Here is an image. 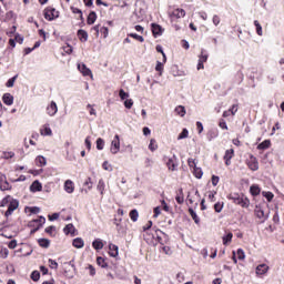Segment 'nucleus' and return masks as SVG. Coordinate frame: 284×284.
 <instances>
[{
  "label": "nucleus",
  "instance_id": "5",
  "mask_svg": "<svg viewBox=\"0 0 284 284\" xmlns=\"http://www.w3.org/2000/svg\"><path fill=\"white\" fill-rule=\"evenodd\" d=\"M122 221L123 219L121 217H114L113 224L115 225L118 233L125 234V232H128V229L123 225Z\"/></svg>",
  "mask_w": 284,
  "mask_h": 284
},
{
  "label": "nucleus",
  "instance_id": "2",
  "mask_svg": "<svg viewBox=\"0 0 284 284\" xmlns=\"http://www.w3.org/2000/svg\"><path fill=\"white\" fill-rule=\"evenodd\" d=\"M164 161L166 163V168L171 171V172H175V170L179 168V161L176 155H173L171 158L165 156Z\"/></svg>",
  "mask_w": 284,
  "mask_h": 284
},
{
  "label": "nucleus",
  "instance_id": "25",
  "mask_svg": "<svg viewBox=\"0 0 284 284\" xmlns=\"http://www.w3.org/2000/svg\"><path fill=\"white\" fill-rule=\"evenodd\" d=\"M78 37L82 43H85V41H88V33L83 29L78 30Z\"/></svg>",
  "mask_w": 284,
  "mask_h": 284
},
{
  "label": "nucleus",
  "instance_id": "16",
  "mask_svg": "<svg viewBox=\"0 0 284 284\" xmlns=\"http://www.w3.org/2000/svg\"><path fill=\"white\" fill-rule=\"evenodd\" d=\"M64 192H67V194H72L74 192V182H72V180H67L64 182Z\"/></svg>",
  "mask_w": 284,
  "mask_h": 284
},
{
  "label": "nucleus",
  "instance_id": "28",
  "mask_svg": "<svg viewBox=\"0 0 284 284\" xmlns=\"http://www.w3.org/2000/svg\"><path fill=\"white\" fill-rule=\"evenodd\" d=\"M270 145H272V142L270 140H264L257 145V150H267Z\"/></svg>",
  "mask_w": 284,
  "mask_h": 284
},
{
  "label": "nucleus",
  "instance_id": "29",
  "mask_svg": "<svg viewBox=\"0 0 284 284\" xmlns=\"http://www.w3.org/2000/svg\"><path fill=\"white\" fill-rule=\"evenodd\" d=\"M189 213L191 214V217L193 219L194 223L196 225H199V223H201V219H199V215L196 214L195 211H193V209H189Z\"/></svg>",
  "mask_w": 284,
  "mask_h": 284
},
{
  "label": "nucleus",
  "instance_id": "23",
  "mask_svg": "<svg viewBox=\"0 0 284 284\" xmlns=\"http://www.w3.org/2000/svg\"><path fill=\"white\" fill-rule=\"evenodd\" d=\"M64 234H71V236H74V232H77V229L74 227V224H67L63 229Z\"/></svg>",
  "mask_w": 284,
  "mask_h": 284
},
{
  "label": "nucleus",
  "instance_id": "18",
  "mask_svg": "<svg viewBox=\"0 0 284 284\" xmlns=\"http://www.w3.org/2000/svg\"><path fill=\"white\" fill-rule=\"evenodd\" d=\"M41 136H52V129L50 128V124H44L40 129Z\"/></svg>",
  "mask_w": 284,
  "mask_h": 284
},
{
  "label": "nucleus",
  "instance_id": "44",
  "mask_svg": "<svg viewBox=\"0 0 284 284\" xmlns=\"http://www.w3.org/2000/svg\"><path fill=\"white\" fill-rule=\"evenodd\" d=\"M128 37H131V39H135L136 41H140V43H143L145 39L142 36H139L136 33H129Z\"/></svg>",
  "mask_w": 284,
  "mask_h": 284
},
{
  "label": "nucleus",
  "instance_id": "27",
  "mask_svg": "<svg viewBox=\"0 0 284 284\" xmlns=\"http://www.w3.org/2000/svg\"><path fill=\"white\" fill-rule=\"evenodd\" d=\"M94 21H97V12L91 11L88 16L87 22L89 26L94 24Z\"/></svg>",
  "mask_w": 284,
  "mask_h": 284
},
{
  "label": "nucleus",
  "instance_id": "11",
  "mask_svg": "<svg viewBox=\"0 0 284 284\" xmlns=\"http://www.w3.org/2000/svg\"><path fill=\"white\" fill-rule=\"evenodd\" d=\"M247 165L250 170H252L253 172H256V170H258V160H256L254 155H251L247 161Z\"/></svg>",
  "mask_w": 284,
  "mask_h": 284
},
{
  "label": "nucleus",
  "instance_id": "31",
  "mask_svg": "<svg viewBox=\"0 0 284 284\" xmlns=\"http://www.w3.org/2000/svg\"><path fill=\"white\" fill-rule=\"evenodd\" d=\"M250 192L252 196H258V194H261V187H258V185H252Z\"/></svg>",
  "mask_w": 284,
  "mask_h": 284
},
{
  "label": "nucleus",
  "instance_id": "46",
  "mask_svg": "<svg viewBox=\"0 0 284 284\" xmlns=\"http://www.w3.org/2000/svg\"><path fill=\"white\" fill-rule=\"evenodd\" d=\"M19 75H14L13 78H10L6 83L7 88H14V81H17Z\"/></svg>",
  "mask_w": 284,
  "mask_h": 284
},
{
  "label": "nucleus",
  "instance_id": "48",
  "mask_svg": "<svg viewBox=\"0 0 284 284\" xmlns=\"http://www.w3.org/2000/svg\"><path fill=\"white\" fill-rule=\"evenodd\" d=\"M105 148V141L101 138L97 140V150H103Z\"/></svg>",
  "mask_w": 284,
  "mask_h": 284
},
{
  "label": "nucleus",
  "instance_id": "41",
  "mask_svg": "<svg viewBox=\"0 0 284 284\" xmlns=\"http://www.w3.org/2000/svg\"><path fill=\"white\" fill-rule=\"evenodd\" d=\"M233 234L232 233H227L226 235L223 236V245H227V243H232V239H233Z\"/></svg>",
  "mask_w": 284,
  "mask_h": 284
},
{
  "label": "nucleus",
  "instance_id": "15",
  "mask_svg": "<svg viewBox=\"0 0 284 284\" xmlns=\"http://www.w3.org/2000/svg\"><path fill=\"white\" fill-rule=\"evenodd\" d=\"M270 271V266H267V264H260L256 266V274L257 276H263L265 274H267V272Z\"/></svg>",
  "mask_w": 284,
  "mask_h": 284
},
{
  "label": "nucleus",
  "instance_id": "7",
  "mask_svg": "<svg viewBox=\"0 0 284 284\" xmlns=\"http://www.w3.org/2000/svg\"><path fill=\"white\" fill-rule=\"evenodd\" d=\"M0 190L2 192H6V190H12V185L8 182V178H6V174L0 173Z\"/></svg>",
  "mask_w": 284,
  "mask_h": 284
},
{
  "label": "nucleus",
  "instance_id": "58",
  "mask_svg": "<svg viewBox=\"0 0 284 284\" xmlns=\"http://www.w3.org/2000/svg\"><path fill=\"white\" fill-rule=\"evenodd\" d=\"M263 196H265L266 200H267L268 202H271L272 199H274V193H272V192H263Z\"/></svg>",
  "mask_w": 284,
  "mask_h": 284
},
{
  "label": "nucleus",
  "instance_id": "19",
  "mask_svg": "<svg viewBox=\"0 0 284 284\" xmlns=\"http://www.w3.org/2000/svg\"><path fill=\"white\" fill-rule=\"evenodd\" d=\"M41 190H43V185L39 180L33 181L30 185V192H41Z\"/></svg>",
  "mask_w": 284,
  "mask_h": 284
},
{
  "label": "nucleus",
  "instance_id": "52",
  "mask_svg": "<svg viewBox=\"0 0 284 284\" xmlns=\"http://www.w3.org/2000/svg\"><path fill=\"white\" fill-rule=\"evenodd\" d=\"M87 109L89 110V114L91 116H97V110L94 109V106L92 104H88Z\"/></svg>",
  "mask_w": 284,
  "mask_h": 284
},
{
  "label": "nucleus",
  "instance_id": "38",
  "mask_svg": "<svg viewBox=\"0 0 284 284\" xmlns=\"http://www.w3.org/2000/svg\"><path fill=\"white\" fill-rule=\"evenodd\" d=\"M84 185L87 186V189H84V192L85 194H88V192L92 190V178H88L84 182Z\"/></svg>",
  "mask_w": 284,
  "mask_h": 284
},
{
  "label": "nucleus",
  "instance_id": "22",
  "mask_svg": "<svg viewBox=\"0 0 284 284\" xmlns=\"http://www.w3.org/2000/svg\"><path fill=\"white\" fill-rule=\"evenodd\" d=\"M36 164L38 168H45V165H48V161L43 155H39L36 158Z\"/></svg>",
  "mask_w": 284,
  "mask_h": 284
},
{
  "label": "nucleus",
  "instance_id": "32",
  "mask_svg": "<svg viewBox=\"0 0 284 284\" xmlns=\"http://www.w3.org/2000/svg\"><path fill=\"white\" fill-rule=\"evenodd\" d=\"M38 243H39L40 247H44V248L50 247V240H48V239H39Z\"/></svg>",
  "mask_w": 284,
  "mask_h": 284
},
{
  "label": "nucleus",
  "instance_id": "20",
  "mask_svg": "<svg viewBox=\"0 0 284 284\" xmlns=\"http://www.w3.org/2000/svg\"><path fill=\"white\" fill-rule=\"evenodd\" d=\"M109 254L113 258H116V256H119V246H116L115 244H110L109 245Z\"/></svg>",
  "mask_w": 284,
  "mask_h": 284
},
{
  "label": "nucleus",
  "instance_id": "40",
  "mask_svg": "<svg viewBox=\"0 0 284 284\" xmlns=\"http://www.w3.org/2000/svg\"><path fill=\"white\" fill-rule=\"evenodd\" d=\"M119 97L121 101H125L126 99H130V93L125 92V90L121 89L119 91Z\"/></svg>",
  "mask_w": 284,
  "mask_h": 284
},
{
  "label": "nucleus",
  "instance_id": "37",
  "mask_svg": "<svg viewBox=\"0 0 284 284\" xmlns=\"http://www.w3.org/2000/svg\"><path fill=\"white\" fill-rule=\"evenodd\" d=\"M254 26L256 28V34H258V37H263V27L261 26V23L255 20Z\"/></svg>",
  "mask_w": 284,
  "mask_h": 284
},
{
  "label": "nucleus",
  "instance_id": "30",
  "mask_svg": "<svg viewBox=\"0 0 284 284\" xmlns=\"http://www.w3.org/2000/svg\"><path fill=\"white\" fill-rule=\"evenodd\" d=\"M174 112L179 115V116H185L186 111H185V106L183 105H178L174 110Z\"/></svg>",
  "mask_w": 284,
  "mask_h": 284
},
{
  "label": "nucleus",
  "instance_id": "47",
  "mask_svg": "<svg viewBox=\"0 0 284 284\" xmlns=\"http://www.w3.org/2000/svg\"><path fill=\"white\" fill-rule=\"evenodd\" d=\"M235 256H237L239 261L245 260V252L242 248H239L235 253Z\"/></svg>",
  "mask_w": 284,
  "mask_h": 284
},
{
  "label": "nucleus",
  "instance_id": "42",
  "mask_svg": "<svg viewBox=\"0 0 284 284\" xmlns=\"http://www.w3.org/2000/svg\"><path fill=\"white\" fill-rule=\"evenodd\" d=\"M12 201V196L8 195L0 202V207H6V205H9Z\"/></svg>",
  "mask_w": 284,
  "mask_h": 284
},
{
  "label": "nucleus",
  "instance_id": "14",
  "mask_svg": "<svg viewBox=\"0 0 284 284\" xmlns=\"http://www.w3.org/2000/svg\"><path fill=\"white\" fill-rule=\"evenodd\" d=\"M232 159H234V149H229L224 154L225 165H232Z\"/></svg>",
  "mask_w": 284,
  "mask_h": 284
},
{
  "label": "nucleus",
  "instance_id": "35",
  "mask_svg": "<svg viewBox=\"0 0 284 284\" xmlns=\"http://www.w3.org/2000/svg\"><path fill=\"white\" fill-rule=\"evenodd\" d=\"M130 219L133 221V223H136L139 221V211L135 209L130 212Z\"/></svg>",
  "mask_w": 284,
  "mask_h": 284
},
{
  "label": "nucleus",
  "instance_id": "43",
  "mask_svg": "<svg viewBox=\"0 0 284 284\" xmlns=\"http://www.w3.org/2000/svg\"><path fill=\"white\" fill-rule=\"evenodd\" d=\"M193 174H194L195 179H202L203 170H201V168H195V169H193Z\"/></svg>",
  "mask_w": 284,
  "mask_h": 284
},
{
  "label": "nucleus",
  "instance_id": "55",
  "mask_svg": "<svg viewBox=\"0 0 284 284\" xmlns=\"http://www.w3.org/2000/svg\"><path fill=\"white\" fill-rule=\"evenodd\" d=\"M214 210H215V212H217V213L223 212V203H221V202L215 203V204H214Z\"/></svg>",
  "mask_w": 284,
  "mask_h": 284
},
{
  "label": "nucleus",
  "instance_id": "24",
  "mask_svg": "<svg viewBox=\"0 0 284 284\" xmlns=\"http://www.w3.org/2000/svg\"><path fill=\"white\" fill-rule=\"evenodd\" d=\"M97 190H98V192H100L101 196H103V194L105 192V181H103V179L99 180Z\"/></svg>",
  "mask_w": 284,
  "mask_h": 284
},
{
  "label": "nucleus",
  "instance_id": "1",
  "mask_svg": "<svg viewBox=\"0 0 284 284\" xmlns=\"http://www.w3.org/2000/svg\"><path fill=\"white\" fill-rule=\"evenodd\" d=\"M227 199L235 205H240L241 207H250V199L245 197L244 195L239 193H230Z\"/></svg>",
  "mask_w": 284,
  "mask_h": 284
},
{
  "label": "nucleus",
  "instance_id": "39",
  "mask_svg": "<svg viewBox=\"0 0 284 284\" xmlns=\"http://www.w3.org/2000/svg\"><path fill=\"white\" fill-rule=\"evenodd\" d=\"M31 223H37L38 227H43L45 224V219L43 216H40L39 219L33 220Z\"/></svg>",
  "mask_w": 284,
  "mask_h": 284
},
{
  "label": "nucleus",
  "instance_id": "64",
  "mask_svg": "<svg viewBox=\"0 0 284 284\" xmlns=\"http://www.w3.org/2000/svg\"><path fill=\"white\" fill-rule=\"evenodd\" d=\"M63 50L65 54H72V45L67 44L65 47H63Z\"/></svg>",
  "mask_w": 284,
  "mask_h": 284
},
{
  "label": "nucleus",
  "instance_id": "12",
  "mask_svg": "<svg viewBox=\"0 0 284 284\" xmlns=\"http://www.w3.org/2000/svg\"><path fill=\"white\" fill-rule=\"evenodd\" d=\"M78 70L83 74V77H92V70H90L84 63H79Z\"/></svg>",
  "mask_w": 284,
  "mask_h": 284
},
{
  "label": "nucleus",
  "instance_id": "3",
  "mask_svg": "<svg viewBox=\"0 0 284 284\" xmlns=\"http://www.w3.org/2000/svg\"><path fill=\"white\" fill-rule=\"evenodd\" d=\"M120 151H121V139L119 138V134H115L113 140L111 141L110 152L111 154H119Z\"/></svg>",
  "mask_w": 284,
  "mask_h": 284
},
{
  "label": "nucleus",
  "instance_id": "45",
  "mask_svg": "<svg viewBox=\"0 0 284 284\" xmlns=\"http://www.w3.org/2000/svg\"><path fill=\"white\" fill-rule=\"evenodd\" d=\"M189 134H190V132L187 131V129H183L182 132L178 136V141H181L183 139H187Z\"/></svg>",
  "mask_w": 284,
  "mask_h": 284
},
{
  "label": "nucleus",
  "instance_id": "61",
  "mask_svg": "<svg viewBox=\"0 0 284 284\" xmlns=\"http://www.w3.org/2000/svg\"><path fill=\"white\" fill-rule=\"evenodd\" d=\"M153 164H154V161H152V159L146 158V159L144 160V165H145V168H152Z\"/></svg>",
  "mask_w": 284,
  "mask_h": 284
},
{
  "label": "nucleus",
  "instance_id": "51",
  "mask_svg": "<svg viewBox=\"0 0 284 284\" xmlns=\"http://www.w3.org/2000/svg\"><path fill=\"white\" fill-rule=\"evenodd\" d=\"M103 170H105L106 172H112V164H110L109 161H104L102 164Z\"/></svg>",
  "mask_w": 284,
  "mask_h": 284
},
{
  "label": "nucleus",
  "instance_id": "59",
  "mask_svg": "<svg viewBox=\"0 0 284 284\" xmlns=\"http://www.w3.org/2000/svg\"><path fill=\"white\" fill-rule=\"evenodd\" d=\"M155 70L156 72H160V74H163V63L158 61L155 65Z\"/></svg>",
  "mask_w": 284,
  "mask_h": 284
},
{
  "label": "nucleus",
  "instance_id": "60",
  "mask_svg": "<svg viewBox=\"0 0 284 284\" xmlns=\"http://www.w3.org/2000/svg\"><path fill=\"white\" fill-rule=\"evenodd\" d=\"M162 252L168 256L172 255V248L170 246H162Z\"/></svg>",
  "mask_w": 284,
  "mask_h": 284
},
{
  "label": "nucleus",
  "instance_id": "13",
  "mask_svg": "<svg viewBox=\"0 0 284 284\" xmlns=\"http://www.w3.org/2000/svg\"><path fill=\"white\" fill-rule=\"evenodd\" d=\"M255 216L262 221V223H265L266 219H268V215H265V211L261 206H255Z\"/></svg>",
  "mask_w": 284,
  "mask_h": 284
},
{
  "label": "nucleus",
  "instance_id": "6",
  "mask_svg": "<svg viewBox=\"0 0 284 284\" xmlns=\"http://www.w3.org/2000/svg\"><path fill=\"white\" fill-rule=\"evenodd\" d=\"M19 207V201L11 197V201H9L8 210L4 213V216H11L12 212Z\"/></svg>",
  "mask_w": 284,
  "mask_h": 284
},
{
  "label": "nucleus",
  "instance_id": "33",
  "mask_svg": "<svg viewBox=\"0 0 284 284\" xmlns=\"http://www.w3.org/2000/svg\"><path fill=\"white\" fill-rule=\"evenodd\" d=\"M216 136H219V130L213 129L211 131H209L207 133V140L212 141L213 139H216Z\"/></svg>",
  "mask_w": 284,
  "mask_h": 284
},
{
  "label": "nucleus",
  "instance_id": "49",
  "mask_svg": "<svg viewBox=\"0 0 284 284\" xmlns=\"http://www.w3.org/2000/svg\"><path fill=\"white\" fill-rule=\"evenodd\" d=\"M132 105H134V100L132 99H126L124 101V108H126V110H131L132 109Z\"/></svg>",
  "mask_w": 284,
  "mask_h": 284
},
{
  "label": "nucleus",
  "instance_id": "9",
  "mask_svg": "<svg viewBox=\"0 0 284 284\" xmlns=\"http://www.w3.org/2000/svg\"><path fill=\"white\" fill-rule=\"evenodd\" d=\"M185 17V10L183 9H175L173 12L170 13L171 21H176V19H183Z\"/></svg>",
  "mask_w": 284,
  "mask_h": 284
},
{
  "label": "nucleus",
  "instance_id": "36",
  "mask_svg": "<svg viewBox=\"0 0 284 284\" xmlns=\"http://www.w3.org/2000/svg\"><path fill=\"white\" fill-rule=\"evenodd\" d=\"M149 150L151 152H156L159 150V144H156V140L152 139L149 144Z\"/></svg>",
  "mask_w": 284,
  "mask_h": 284
},
{
  "label": "nucleus",
  "instance_id": "56",
  "mask_svg": "<svg viewBox=\"0 0 284 284\" xmlns=\"http://www.w3.org/2000/svg\"><path fill=\"white\" fill-rule=\"evenodd\" d=\"M49 267H51V270H57V267H59V263H57V261L50 258L49 260Z\"/></svg>",
  "mask_w": 284,
  "mask_h": 284
},
{
  "label": "nucleus",
  "instance_id": "57",
  "mask_svg": "<svg viewBox=\"0 0 284 284\" xmlns=\"http://www.w3.org/2000/svg\"><path fill=\"white\" fill-rule=\"evenodd\" d=\"M3 159H14V152L9 151V152H3Z\"/></svg>",
  "mask_w": 284,
  "mask_h": 284
},
{
  "label": "nucleus",
  "instance_id": "21",
  "mask_svg": "<svg viewBox=\"0 0 284 284\" xmlns=\"http://www.w3.org/2000/svg\"><path fill=\"white\" fill-rule=\"evenodd\" d=\"M73 247H77V250L83 248L85 245V242L81 237H75L72 242Z\"/></svg>",
  "mask_w": 284,
  "mask_h": 284
},
{
  "label": "nucleus",
  "instance_id": "10",
  "mask_svg": "<svg viewBox=\"0 0 284 284\" xmlns=\"http://www.w3.org/2000/svg\"><path fill=\"white\" fill-rule=\"evenodd\" d=\"M151 30H152L153 37L155 39L163 34V28L160 24L152 23L151 24Z\"/></svg>",
  "mask_w": 284,
  "mask_h": 284
},
{
  "label": "nucleus",
  "instance_id": "62",
  "mask_svg": "<svg viewBox=\"0 0 284 284\" xmlns=\"http://www.w3.org/2000/svg\"><path fill=\"white\" fill-rule=\"evenodd\" d=\"M187 163H189V168H192L193 170H195V168H196V160L189 159Z\"/></svg>",
  "mask_w": 284,
  "mask_h": 284
},
{
  "label": "nucleus",
  "instance_id": "4",
  "mask_svg": "<svg viewBox=\"0 0 284 284\" xmlns=\"http://www.w3.org/2000/svg\"><path fill=\"white\" fill-rule=\"evenodd\" d=\"M44 19H47V21H54V19H59V11L54 8L48 7L44 9Z\"/></svg>",
  "mask_w": 284,
  "mask_h": 284
},
{
  "label": "nucleus",
  "instance_id": "17",
  "mask_svg": "<svg viewBox=\"0 0 284 284\" xmlns=\"http://www.w3.org/2000/svg\"><path fill=\"white\" fill-rule=\"evenodd\" d=\"M2 102L4 105H12L14 103V97L10 93H4L2 95Z\"/></svg>",
  "mask_w": 284,
  "mask_h": 284
},
{
  "label": "nucleus",
  "instance_id": "53",
  "mask_svg": "<svg viewBox=\"0 0 284 284\" xmlns=\"http://www.w3.org/2000/svg\"><path fill=\"white\" fill-rule=\"evenodd\" d=\"M213 26L217 27L221 23V17L219 14H214L212 18Z\"/></svg>",
  "mask_w": 284,
  "mask_h": 284
},
{
  "label": "nucleus",
  "instance_id": "26",
  "mask_svg": "<svg viewBox=\"0 0 284 284\" xmlns=\"http://www.w3.org/2000/svg\"><path fill=\"white\" fill-rule=\"evenodd\" d=\"M210 55L207 54V51L205 49H202L201 54L199 55V61L202 62V63H206Z\"/></svg>",
  "mask_w": 284,
  "mask_h": 284
},
{
  "label": "nucleus",
  "instance_id": "54",
  "mask_svg": "<svg viewBox=\"0 0 284 284\" xmlns=\"http://www.w3.org/2000/svg\"><path fill=\"white\" fill-rule=\"evenodd\" d=\"M97 263L98 265H100V267H108V263H105V260L103 257H98Z\"/></svg>",
  "mask_w": 284,
  "mask_h": 284
},
{
  "label": "nucleus",
  "instance_id": "34",
  "mask_svg": "<svg viewBox=\"0 0 284 284\" xmlns=\"http://www.w3.org/2000/svg\"><path fill=\"white\" fill-rule=\"evenodd\" d=\"M92 247H94L95 250H103V241H101L100 239L94 240L92 243Z\"/></svg>",
  "mask_w": 284,
  "mask_h": 284
},
{
  "label": "nucleus",
  "instance_id": "50",
  "mask_svg": "<svg viewBox=\"0 0 284 284\" xmlns=\"http://www.w3.org/2000/svg\"><path fill=\"white\" fill-rule=\"evenodd\" d=\"M31 278L37 283V281H39V278H41V273H39V271H33L31 273Z\"/></svg>",
  "mask_w": 284,
  "mask_h": 284
},
{
  "label": "nucleus",
  "instance_id": "8",
  "mask_svg": "<svg viewBox=\"0 0 284 284\" xmlns=\"http://www.w3.org/2000/svg\"><path fill=\"white\" fill-rule=\"evenodd\" d=\"M57 112H59V106L57 105V102L51 101L47 106V114L48 116H55Z\"/></svg>",
  "mask_w": 284,
  "mask_h": 284
},
{
  "label": "nucleus",
  "instance_id": "63",
  "mask_svg": "<svg viewBox=\"0 0 284 284\" xmlns=\"http://www.w3.org/2000/svg\"><path fill=\"white\" fill-rule=\"evenodd\" d=\"M9 251L8 248H3L0 251V258H8Z\"/></svg>",
  "mask_w": 284,
  "mask_h": 284
}]
</instances>
